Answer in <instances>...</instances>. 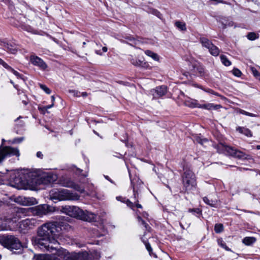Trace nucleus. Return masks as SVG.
Instances as JSON below:
<instances>
[{
	"label": "nucleus",
	"mask_w": 260,
	"mask_h": 260,
	"mask_svg": "<svg viewBox=\"0 0 260 260\" xmlns=\"http://www.w3.org/2000/svg\"><path fill=\"white\" fill-rule=\"evenodd\" d=\"M182 183L186 191H190L196 189L197 186L196 177L194 174L190 170H186L183 173Z\"/></svg>",
	"instance_id": "6"
},
{
	"label": "nucleus",
	"mask_w": 260,
	"mask_h": 260,
	"mask_svg": "<svg viewBox=\"0 0 260 260\" xmlns=\"http://www.w3.org/2000/svg\"><path fill=\"white\" fill-rule=\"evenodd\" d=\"M210 53L214 56H217L220 53V50L216 46L213 45L209 49Z\"/></svg>",
	"instance_id": "25"
},
{
	"label": "nucleus",
	"mask_w": 260,
	"mask_h": 260,
	"mask_svg": "<svg viewBox=\"0 0 260 260\" xmlns=\"http://www.w3.org/2000/svg\"><path fill=\"white\" fill-rule=\"evenodd\" d=\"M15 202L24 206H30L37 203L36 200L33 198L18 197L15 199Z\"/></svg>",
	"instance_id": "16"
},
{
	"label": "nucleus",
	"mask_w": 260,
	"mask_h": 260,
	"mask_svg": "<svg viewBox=\"0 0 260 260\" xmlns=\"http://www.w3.org/2000/svg\"><path fill=\"white\" fill-rule=\"evenodd\" d=\"M189 212H192V211H193V210H192V209H189Z\"/></svg>",
	"instance_id": "64"
},
{
	"label": "nucleus",
	"mask_w": 260,
	"mask_h": 260,
	"mask_svg": "<svg viewBox=\"0 0 260 260\" xmlns=\"http://www.w3.org/2000/svg\"><path fill=\"white\" fill-rule=\"evenodd\" d=\"M233 74L237 76V77H240L241 75V72L238 69H234L233 70Z\"/></svg>",
	"instance_id": "41"
},
{
	"label": "nucleus",
	"mask_w": 260,
	"mask_h": 260,
	"mask_svg": "<svg viewBox=\"0 0 260 260\" xmlns=\"http://www.w3.org/2000/svg\"><path fill=\"white\" fill-rule=\"evenodd\" d=\"M200 43L203 47L209 49L213 45L212 43L207 38L202 37L200 39Z\"/></svg>",
	"instance_id": "22"
},
{
	"label": "nucleus",
	"mask_w": 260,
	"mask_h": 260,
	"mask_svg": "<svg viewBox=\"0 0 260 260\" xmlns=\"http://www.w3.org/2000/svg\"><path fill=\"white\" fill-rule=\"evenodd\" d=\"M223 230V226L222 224H216L214 227V230L216 233H219Z\"/></svg>",
	"instance_id": "36"
},
{
	"label": "nucleus",
	"mask_w": 260,
	"mask_h": 260,
	"mask_svg": "<svg viewBox=\"0 0 260 260\" xmlns=\"http://www.w3.org/2000/svg\"><path fill=\"white\" fill-rule=\"evenodd\" d=\"M0 64L2 65L5 68H9V65L3 60L0 58Z\"/></svg>",
	"instance_id": "46"
},
{
	"label": "nucleus",
	"mask_w": 260,
	"mask_h": 260,
	"mask_svg": "<svg viewBox=\"0 0 260 260\" xmlns=\"http://www.w3.org/2000/svg\"><path fill=\"white\" fill-rule=\"evenodd\" d=\"M30 62L42 71H48V66L47 63L42 58L36 55H32L30 56Z\"/></svg>",
	"instance_id": "14"
},
{
	"label": "nucleus",
	"mask_w": 260,
	"mask_h": 260,
	"mask_svg": "<svg viewBox=\"0 0 260 260\" xmlns=\"http://www.w3.org/2000/svg\"><path fill=\"white\" fill-rule=\"evenodd\" d=\"M236 131L248 137H251L252 136V133L251 131L246 127L238 126L236 128Z\"/></svg>",
	"instance_id": "21"
},
{
	"label": "nucleus",
	"mask_w": 260,
	"mask_h": 260,
	"mask_svg": "<svg viewBox=\"0 0 260 260\" xmlns=\"http://www.w3.org/2000/svg\"><path fill=\"white\" fill-rule=\"evenodd\" d=\"M193 71L196 74H198L201 76L205 75V71L203 66L199 62L196 61L192 64Z\"/></svg>",
	"instance_id": "20"
},
{
	"label": "nucleus",
	"mask_w": 260,
	"mask_h": 260,
	"mask_svg": "<svg viewBox=\"0 0 260 260\" xmlns=\"http://www.w3.org/2000/svg\"><path fill=\"white\" fill-rule=\"evenodd\" d=\"M197 141L198 142H199V143L201 144H204L205 142H207V140L206 139H201V138H199L197 139Z\"/></svg>",
	"instance_id": "47"
},
{
	"label": "nucleus",
	"mask_w": 260,
	"mask_h": 260,
	"mask_svg": "<svg viewBox=\"0 0 260 260\" xmlns=\"http://www.w3.org/2000/svg\"><path fill=\"white\" fill-rule=\"evenodd\" d=\"M24 140L23 137L15 138L13 140V143H20Z\"/></svg>",
	"instance_id": "43"
},
{
	"label": "nucleus",
	"mask_w": 260,
	"mask_h": 260,
	"mask_svg": "<svg viewBox=\"0 0 260 260\" xmlns=\"http://www.w3.org/2000/svg\"><path fill=\"white\" fill-rule=\"evenodd\" d=\"M9 68H6L7 70H9L11 72L13 73V74L15 75L17 78H20L21 75L20 74L17 72L16 71L14 70L13 69H12L10 66H9Z\"/></svg>",
	"instance_id": "40"
},
{
	"label": "nucleus",
	"mask_w": 260,
	"mask_h": 260,
	"mask_svg": "<svg viewBox=\"0 0 260 260\" xmlns=\"http://www.w3.org/2000/svg\"><path fill=\"white\" fill-rule=\"evenodd\" d=\"M22 102L24 104V105H26L27 104V102L25 100H23Z\"/></svg>",
	"instance_id": "61"
},
{
	"label": "nucleus",
	"mask_w": 260,
	"mask_h": 260,
	"mask_svg": "<svg viewBox=\"0 0 260 260\" xmlns=\"http://www.w3.org/2000/svg\"><path fill=\"white\" fill-rule=\"evenodd\" d=\"M43 154L40 151H39L37 153V156L39 158H43Z\"/></svg>",
	"instance_id": "51"
},
{
	"label": "nucleus",
	"mask_w": 260,
	"mask_h": 260,
	"mask_svg": "<svg viewBox=\"0 0 260 260\" xmlns=\"http://www.w3.org/2000/svg\"><path fill=\"white\" fill-rule=\"evenodd\" d=\"M30 208H16L14 209L13 215L4 219L0 225V231L15 230L18 228L17 222L23 217L27 215Z\"/></svg>",
	"instance_id": "2"
},
{
	"label": "nucleus",
	"mask_w": 260,
	"mask_h": 260,
	"mask_svg": "<svg viewBox=\"0 0 260 260\" xmlns=\"http://www.w3.org/2000/svg\"><path fill=\"white\" fill-rule=\"evenodd\" d=\"M142 216L144 217V218H147L148 217V214L146 212H144L142 214Z\"/></svg>",
	"instance_id": "53"
},
{
	"label": "nucleus",
	"mask_w": 260,
	"mask_h": 260,
	"mask_svg": "<svg viewBox=\"0 0 260 260\" xmlns=\"http://www.w3.org/2000/svg\"><path fill=\"white\" fill-rule=\"evenodd\" d=\"M54 106V103H52V104L50 105H48V106H45L43 107V109H45V110H48L50 108H51L52 107H53Z\"/></svg>",
	"instance_id": "48"
},
{
	"label": "nucleus",
	"mask_w": 260,
	"mask_h": 260,
	"mask_svg": "<svg viewBox=\"0 0 260 260\" xmlns=\"http://www.w3.org/2000/svg\"><path fill=\"white\" fill-rule=\"evenodd\" d=\"M222 106L220 105H214L212 103H208V110H218L221 108Z\"/></svg>",
	"instance_id": "30"
},
{
	"label": "nucleus",
	"mask_w": 260,
	"mask_h": 260,
	"mask_svg": "<svg viewBox=\"0 0 260 260\" xmlns=\"http://www.w3.org/2000/svg\"><path fill=\"white\" fill-rule=\"evenodd\" d=\"M175 25L180 30L184 31L186 29V24L184 22L177 21L175 23Z\"/></svg>",
	"instance_id": "27"
},
{
	"label": "nucleus",
	"mask_w": 260,
	"mask_h": 260,
	"mask_svg": "<svg viewBox=\"0 0 260 260\" xmlns=\"http://www.w3.org/2000/svg\"><path fill=\"white\" fill-rule=\"evenodd\" d=\"M195 106L197 107V108H201V109H205L208 110V104H200L199 105L196 104Z\"/></svg>",
	"instance_id": "42"
},
{
	"label": "nucleus",
	"mask_w": 260,
	"mask_h": 260,
	"mask_svg": "<svg viewBox=\"0 0 260 260\" xmlns=\"http://www.w3.org/2000/svg\"><path fill=\"white\" fill-rule=\"evenodd\" d=\"M56 255L63 260H90L88 253L86 251L70 253L67 250L60 248L56 251Z\"/></svg>",
	"instance_id": "5"
},
{
	"label": "nucleus",
	"mask_w": 260,
	"mask_h": 260,
	"mask_svg": "<svg viewBox=\"0 0 260 260\" xmlns=\"http://www.w3.org/2000/svg\"><path fill=\"white\" fill-rule=\"evenodd\" d=\"M204 202L207 205H209L212 207H214L216 204V202L215 201H210L207 197L203 198Z\"/></svg>",
	"instance_id": "33"
},
{
	"label": "nucleus",
	"mask_w": 260,
	"mask_h": 260,
	"mask_svg": "<svg viewBox=\"0 0 260 260\" xmlns=\"http://www.w3.org/2000/svg\"><path fill=\"white\" fill-rule=\"evenodd\" d=\"M57 179L56 174L50 172L42 173L37 179V183L38 184H48L52 183Z\"/></svg>",
	"instance_id": "10"
},
{
	"label": "nucleus",
	"mask_w": 260,
	"mask_h": 260,
	"mask_svg": "<svg viewBox=\"0 0 260 260\" xmlns=\"http://www.w3.org/2000/svg\"><path fill=\"white\" fill-rule=\"evenodd\" d=\"M70 92L72 93L75 96H80L81 95L80 92L74 90H70Z\"/></svg>",
	"instance_id": "45"
},
{
	"label": "nucleus",
	"mask_w": 260,
	"mask_h": 260,
	"mask_svg": "<svg viewBox=\"0 0 260 260\" xmlns=\"http://www.w3.org/2000/svg\"><path fill=\"white\" fill-rule=\"evenodd\" d=\"M145 53L147 56L152 58L154 60L158 61L159 60V57L157 54L149 50H146Z\"/></svg>",
	"instance_id": "24"
},
{
	"label": "nucleus",
	"mask_w": 260,
	"mask_h": 260,
	"mask_svg": "<svg viewBox=\"0 0 260 260\" xmlns=\"http://www.w3.org/2000/svg\"><path fill=\"white\" fill-rule=\"evenodd\" d=\"M142 241L145 244L147 250L148 251L149 254L152 255V249L151 248L150 245L149 243L145 240L143 237L142 238Z\"/></svg>",
	"instance_id": "34"
},
{
	"label": "nucleus",
	"mask_w": 260,
	"mask_h": 260,
	"mask_svg": "<svg viewBox=\"0 0 260 260\" xmlns=\"http://www.w3.org/2000/svg\"><path fill=\"white\" fill-rule=\"evenodd\" d=\"M256 149H258V150H260V145H257L256 146Z\"/></svg>",
	"instance_id": "62"
},
{
	"label": "nucleus",
	"mask_w": 260,
	"mask_h": 260,
	"mask_svg": "<svg viewBox=\"0 0 260 260\" xmlns=\"http://www.w3.org/2000/svg\"><path fill=\"white\" fill-rule=\"evenodd\" d=\"M61 231L59 223L55 221L46 222L38 230V235L39 237L34 241V244L38 248L53 252L56 254L59 248L54 247L53 245H57L56 238Z\"/></svg>",
	"instance_id": "1"
},
{
	"label": "nucleus",
	"mask_w": 260,
	"mask_h": 260,
	"mask_svg": "<svg viewBox=\"0 0 260 260\" xmlns=\"http://www.w3.org/2000/svg\"><path fill=\"white\" fill-rule=\"evenodd\" d=\"M60 211L66 214L77 218H80L82 210L77 206H65L61 207Z\"/></svg>",
	"instance_id": "9"
},
{
	"label": "nucleus",
	"mask_w": 260,
	"mask_h": 260,
	"mask_svg": "<svg viewBox=\"0 0 260 260\" xmlns=\"http://www.w3.org/2000/svg\"><path fill=\"white\" fill-rule=\"evenodd\" d=\"M0 243L6 247L11 249H19L21 244L19 240L13 236L0 235Z\"/></svg>",
	"instance_id": "7"
},
{
	"label": "nucleus",
	"mask_w": 260,
	"mask_h": 260,
	"mask_svg": "<svg viewBox=\"0 0 260 260\" xmlns=\"http://www.w3.org/2000/svg\"><path fill=\"white\" fill-rule=\"evenodd\" d=\"M247 37L248 40L253 41L258 38V35L255 32H251L247 34Z\"/></svg>",
	"instance_id": "31"
},
{
	"label": "nucleus",
	"mask_w": 260,
	"mask_h": 260,
	"mask_svg": "<svg viewBox=\"0 0 260 260\" xmlns=\"http://www.w3.org/2000/svg\"><path fill=\"white\" fill-rule=\"evenodd\" d=\"M243 111H244V110H242V109H238V110H237V112H238V113H239V114H241L243 113Z\"/></svg>",
	"instance_id": "55"
},
{
	"label": "nucleus",
	"mask_w": 260,
	"mask_h": 260,
	"mask_svg": "<svg viewBox=\"0 0 260 260\" xmlns=\"http://www.w3.org/2000/svg\"><path fill=\"white\" fill-rule=\"evenodd\" d=\"M167 92V87L166 86H160L151 90L150 93L153 95V98L157 99L165 95Z\"/></svg>",
	"instance_id": "17"
},
{
	"label": "nucleus",
	"mask_w": 260,
	"mask_h": 260,
	"mask_svg": "<svg viewBox=\"0 0 260 260\" xmlns=\"http://www.w3.org/2000/svg\"><path fill=\"white\" fill-rule=\"evenodd\" d=\"M53 207L46 204L36 206L32 208V212L34 214L42 217L47 214L48 213L53 211Z\"/></svg>",
	"instance_id": "12"
},
{
	"label": "nucleus",
	"mask_w": 260,
	"mask_h": 260,
	"mask_svg": "<svg viewBox=\"0 0 260 260\" xmlns=\"http://www.w3.org/2000/svg\"><path fill=\"white\" fill-rule=\"evenodd\" d=\"M93 236L94 237H100L102 235L99 234L98 233L97 230H94V233H93Z\"/></svg>",
	"instance_id": "50"
},
{
	"label": "nucleus",
	"mask_w": 260,
	"mask_h": 260,
	"mask_svg": "<svg viewBox=\"0 0 260 260\" xmlns=\"http://www.w3.org/2000/svg\"><path fill=\"white\" fill-rule=\"evenodd\" d=\"M39 224V220L35 218H27L22 220L20 223V228L22 229H32Z\"/></svg>",
	"instance_id": "15"
},
{
	"label": "nucleus",
	"mask_w": 260,
	"mask_h": 260,
	"mask_svg": "<svg viewBox=\"0 0 260 260\" xmlns=\"http://www.w3.org/2000/svg\"><path fill=\"white\" fill-rule=\"evenodd\" d=\"M107 48L106 47H103L102 48V50L104 52H106L107 51Z\"/></svg>",
	"instance_id": "56"
},
{
	"label": "nucleus",
	"mask_w": 260,
	"mask_h": 260,
	"mask_svg": "<svg viewBox=\"0 0 260 260\" xmlns=\"http://www.w3.org/2000/svg\"><path fill=\"white\" fill-rule=\"evenodd\" d=\"M95 53H96V54H97L98 55H102V52L100 51H99V50H96L95 51Z\"/></svg>",
	"instance_id": "57"
},
{
	"label": "nucleus",
	"mask_w": 260,
	"mask_h": 260,
	"mask_svg": "<svg viewBox=\"0 0 260 260\" xmlns=\"http://www.w3.org/2000/svg\"><path fill=\"white\" fill-rule=\"evenodd\" d=\"M81 95L83 96H86L87 95V93L86 92H82Z\"/></svg>",
	"instance_id": "58"
},
{
	"label": "nucleus",
	"mask_w": 260,
	"mask_h": 260,
	"mask_svg": "<svg viewBox=\"0 0 260 260\" xmlns=\"http://www.w3.org/2000/svg\"><path fill=\"white\" fill-rule=\"evenodd\" d=\"M137 219H138V220L139 222L141 224H142V225H144V227H145V230H146V231H149V229H150V228L148 226V224H147L145 223V222L144 221V220H143L142 219V218L141 217V216H139V215H138V216H137Z\"/></svg>",
	"instance_id": "32"
},
{
	"label": "nucleus",
	"mask_w": 260,
	"mask_h": 260,
	"mask_svg": "<svg viewBox=\"0 0 260 260\" xmlns=\"http://www.w3.org/2000/svg\"><path fill=\"white\" fill-rule=\"evenodd\" d=\"M193 85L195 86V87H197L198 88H200L201 89H202V90H204L205 91L208 92V93H211V94H214V95H217V96H218L219 97H220L222 99H223V100H225L226 98L225 97H224L223 96L221 95H220L219 94H218V93L214 91L213 90L211 89H204L203 88V87H202L201 86L199 85H197V84H193Z\"/></svg>",
	"instance_id": "23"
},
{
	"label": "nucleus",
	"mask_w": 260,
	"mask_h": 260,
	"mask_svg": "<svg viewBox=\"0 0 260 260\" xmlns=\"http://www.w3.org/2000/svg\"><path fill=\"white\" fill-rule=\"evenodd\" d=\"M188 102H189V103L188 104V106L192 108H197V107L195 106V105L196 104H199V103H198L197 101L195 100H190V101H188Z\"/></svg>",
	"instance_id": "39"
},
{
	"label": "nucleus",
	"mask_w": 260,
	"mask_h": 260,
	"mask_svg": "<svg viewBox=\"0 0 260 260\" xmlns=\"http://www.w3.org/2000/svg\"><path fill=\"white\" fill-rule=\"evenodd\" d=\"M12 155H16L17 157L19 156L20 153L18 149L11 147L0 148V162L5 157Z\"/></svg>",
	"instance_id": "11"
},
{
	"label": "nucleus",
	"mask_w": 260,
	"mask_h": 260,
	"mask_svg": "<svg viewBox=\"0 0 260 260\" xmlns=\"http://www.w3.org/2000/svg\"><path fill=\"white\" fill-rule=\"evenodd\" d=\"M256 239L254 237H246L243 239V243L246 245H250L254 243Z\"/></svg>",
	"instance_id": "26"
},
{
	"label": "nucleus",
	"mask_w": 260,
	"mask_h": 260,
	"mask_svg": "<svg viewBox=\"0 0 260 260\" xmlns=\"http://www.w3.org/2000/svg\"><path fill=\"white\" fill-rule=\"evenodd\" d=\"M130 60H131V63L135 66L142 67L144 64L143 61L141 60H138L136 58H133L131 59Z\"/></svg>",
	"instance_id": "28"
},
{
	"label": "nucleus",
	"mask_w": 260,
	"mask_h": 260,
	"mask_svg": "<svg viewBox=\"0 0 260 260\" xmlns=\"http://www.w3.org/2000/svg\"><path fill=\"white\" fill-rule=\"evenodd\" d=\"M58 184L65 187L73 188L80 193L84 191V188L82 186L77 184L66 176L60 178L58 180Z\"/></svg>",
	"instance_id": "8"
},
{
	"label": "nucleus",
	"mask_w": 260,
	"mask_h": 260,
	"mask_svg": "<svg viewBox=\"0 0 260 260\" xmlns=\"http://www.w3.org/2000/svg\"><path fill=\"white\" fill-rule=\"evenodd\" d=\"M105 177L106 179L110 181L111 182H112V181L109 178V177L108 176H105Z\"/></svg>",
	"instance_id": "59"
},
{
	"label": "nucleus",
	"mask_w": 260,
	"mask_h": 260,
	"mask_svg": "<svg viewBox=\"0 0 260 260\" xmlns=\"http://www.w3.org/2000/svg\"><path fill=\"white\" fill-rule=\"evenodd\" d=\"M93 259L97 260L99 259L101 256L100 253L97 251H94L91 253Z\"/></svg>",
	"instance_id": "38"
},
{
	"label": "nucleus",
	"mask_w": 260,
	"mask_h": 260,
	"mask_svg": "<svg viewBox=\"0 0 260 260\" xmlns=\"http://www.w3.org/2000/svg\"><path fill=\"white\" fill-rule=\"evenodd\" d=\"M50 198L52 200L58 201H78L80 196L67 189H53L50 192Z\"/></svg>",
	"instance_id": "4"
},
{
	"label": "nucleus",
	"mask_w": 260,
	"mask_h": 260,
	"mask_svg": "<svg viewBox=\"0 0 260 260\" xmlns=\"http://www.w3.org/2000/svg\"><path fill=\"white\" fill-rule=\"evenodd\" d=\"M242 114H243V115H245L246 116H250V117H256V115L255 114L246 112L244 110Z\"/></svg>",
	"instance_id": "44"
},
{
	"label": "nucleus",
	"mask_w": 260,
	"mask_h": 260,
	"mask_svg": "<svg viewBox=\"0 0 260 260\" xmlns=\"http://www.w3.org/2000/svg\"><path fill=\"white\" fill-rule=\"evenodd\" d=\"M51 100H52V103H54V101H55V97H54V95H52V96H51Z\"/></svg>",
	"instance_id": "60"
},
{
	"label": "nucleus",
	"mask_w": 260,
	"mask_h": 260,
	"mask_svg": "<svg viewBox=\"0 0 260 260\" xmlns=\"http://www.w3.org/2000/svg\"><path fill=\"white\" fill-rule=\"evenodd\" d=\"M131 184L133 189L134 198L135 199V203L132 202L129 200L126 199L125 198L121 197H117V200L120 201L122 203H125L127 207L132 209H134L135 207L138 208H142V206L141 204H139L138 197L139 193L141 191V190L143 188V183L139 179L133 180L131 181Z\"/></svg>",
	"instance_id": "3"
},
{
	"label": "nucleus",
	"mask_w": 260,
	"mask_h": 260,
	"mask_svg": "<svg viewBox=\"0 0 260 260\" xmlns=\"http://www.w3.org/2000/svg\"><path fill=\"white\" fill-rule=\"evenodd\" d=\"M39 86L46 93L48 94L51 93V90L46 85L42 84H39Z\"/></svg>",
	"instance_id": "37"
},
{
	"label": "nucleus",
	"mask_w": 260,
	"mask_h": 260,
	"mask_svg": "<svg viewBox=\"0 0 260 260\" xmlns=\"http://www.w3.org/2000/svg\"><path fill=\"white\" fill-rule=\"evenodd\" d=\"M14 181L17 182V178H14Z\"/></svg>",
	"instance_id": "63"
},
{
	"label": "nucleus",
	"mask_w": 260,
	"mask_h": 260,
	"mask_svg": "<svg viewBox=\"0 0 260 260\" xmlns=\"http://www.w3.org/2000/svg\"><path fill=\"white\" fill-rule=\"evenodd\" d=\"M96 217L97 216L94 213L82 210V216H81L80 219L88 222H92L96 221Z\"/></svg>",
	"instance_id": "18"
},
{
	"label": "nucleus",
	"mask_w": 260,
	"mask_h": 260,
	"mask_svg": "<svg viewBox=\"0 0 260 260\" xmlns=\"http://www.w3.org/2000/svg\"><path fill=\"white\" fill-rule=\"evenodd\" d=\"M224 24V27H226V26H232L233 25V22L232 21H230L228 23H225V24Z\"/></svg>",
	"instance_id": "52"
},
{
	"label": "nucleus",
	"mask_w": 260,
	"mask_h": 260,
	"mask_svg": "<svg viewBox=\"0 0 260 260\" xmlns=\"http://www.w3.org/2000/svg\"><path fill=\"white\" fill-rule=\"evenodd\" d=\"M253 75H254V76H258L259 75L258 72L256 70L253 71Z\"/></svg>",
	"instance_id": "54"
},
{
	"label": "nucleus",
	"mask_w": 260,
	"mask_h": 260,
	"mask_svg": "<svg viewBox=\"0 0 260 260\" xmlns=\"http://www.w3.org/2000/svg\"><path fill=\"white\" fill-rule=\"evenodd\" d=\"M8 50L12 53L15 54L16 52V50L15 49H11L8 46Z\"/></svg>",
	"instance_id": "49"
},
{
	"label": "nucleus",
	"mask_w": 260,
	"mask_h": 260,
	"mask_svg": "<svg viewBox=\"0 0 260 260\" xmlns=\"http://www.w3.org/2000/svg\"><path fill=\"white\" fill-rule=\"evenodd\" d=\"M225 151L230 155L241 159H248L249 156L244 152L230 146L224 147Z\"/></svg>",
	"instance_id": "13"
},
{
	"label": "nucleus",
	"mask_w": 260,
	"mask_h": 260,
	"mask_svg": "<svg viewBox=\"0 0 260 260\" xmlns=\"http://www.w3.org/2000/svg\"><path fill=\"white\" fill-rule=\"evenodd\" d=\"M220 59L222 63L225 66H229L231 64V61L227 58L226 56L224 55L220 56Z\"/></svg>",
	"instance_id": "29"
},
{
	"label": "nucleus",
	"mask_w": 260,
	"mask_h": 260,
	"mask_svg": "<svg viewBox=\"0 0 260 260\" xmlns=\"http://www.w3.org/2000/svg\"><path fill=\"white\" fill-rule=\"evenodd\" d=\"M217 243H218V244L221 247H222L223 248L225 249L227 251H230V249L229 248L225 243H224V242L222 240V239H218L217 240Z\"/></svg>",
	"instance_id": "35"
},
{
	"label": "nucleus",
	"mask_w": 260,
	"mask_h": 260,
	"mask_svg": "<svg viewBox=\"0 0 260 260\" xmlns=\"http://www.w3.org/2000/svg\"><path fill=\"white\" fill-rule=\"evenodd\" d=\"M55 252L54 251L52 254L54 255L53 256L49 254H40L34 257V260H60L59 257L54 254Z\"/></svg>",
	"instance_id": "19"
}]
</instances>
